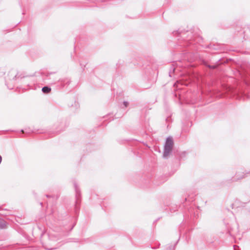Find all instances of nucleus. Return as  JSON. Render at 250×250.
<instances>
[{
  "label": "nucleus",
  "mask_w": 250,
  "mask_h": 250,
  "mask_svg": "<svg viewBox=\"0 0 250 250\" xmlns=\"http://www.w3.org/2000/svg\"><path fill=\"white\" fill-rule=\"evenodd\" d=\"M173 146V142L172 139L169 137L167 139L166 143L165 146L164 151L163 153V157L167 158L169 156L170 152L172 151Z\"/></svg>",
  "instance_id": "1"
},
{
  "label": "nucleus",
  "mask_w": 250,
  "mask_h": 250,
  "mask_svg": "<svg viewBox=\"0 0 250 250\" xmlns=\"http://www.w3.org/2000/svg\"><path fill=\"white\" fill-rule=\"evenodd\" d=\"M51 88L47 86H44L42 88V91L44 93H48L51 91Z\"/></svg>",
  "instance_id": "2"
},
{
  "label": "nucleus",
  "mask_w": 250,
  "mask_h": 250,
  "mask_svg": "<svg viewBox=\"0 0 250 250\" xmlns=\"http://www.w3.org/2000/svg\"><path fill=\"white\" fill-rule=\"evenodd\" d=\"M124 104L125 106H127V102H124Z\"/></svg>",
  "instance_id": "3"
},
{
  "label": "nucleus",
  "mask_w": 250,
  "mask_h": 250,
  "mask_svg": "<svg viewBox=\"0 0 250 250\" xmlns=\"http://www.w3.org/2000/svg\"><path fill=\"white\" fill-rule=\"evenodd\" d=\"M215 66H212V68H215Z\"/></svg>",
  "instance_id": "4"
}]
</instances>
